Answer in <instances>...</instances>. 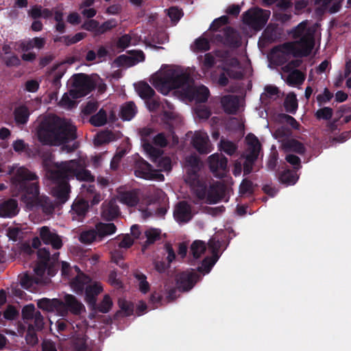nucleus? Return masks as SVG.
Instances as JSON below:
<instances>
[{
	"label": "nucleus",
	"mask_w": 351,
	"mask_h": 351,
	"mask_svg": "<svg viewBox=\"0 0 351 351\" xmlns=\"http://www.w3.org/2000/svg\"><path fill=\"white\" fill-rule=\"evenodd\" d=\"M137 110L133 101L123 104L120 110V117L124 121H130L136 114Z\"/></svg>",
	"instance_id": "nucleus-33"
},
{
	"label": "nucleus",
	"mask_w": 351,
	"mask_h": 351,
	"mask_svg": "<svg viewBox=\"0 0 351 351\" xmlns=\"http://www.w3.org/2000/svg\"><path fill=\"white\" fill-rule=\"evenodd\" d=\"M36 134L39 142L44 145H60L77 138L75 126L58 116L44 119L39 123ZM71 152L76 147L63 145Z\"/></svg>",
	"instance_id": "nucleus-2"
},
{
	"label": "nucleus",
	"mask_w": 351,
	"mask_h": 351,
	"mask_svg": "<svg viewBox=\"0 0 351 351\" xmlns=\"http://www.w3.org/2000/svg\"><path fill=\"white\" fill-rule=\"evenodd\" d=\"M247 144V148L245 153L242 155L245 161L243 162V175L250 174L253 170V166L256 161L261 149V145L258 138L252 133L248 134L245 137Z\"/></svg>",
	"instance_id": "nucleus-6"
},
{
	"label": "nucleus",
	"mask_w": 351,
	"mask_h": 351,
	"mask_svg": "<svg viewBox=\"0 0 351 351\" xmlns=\"http://www.w3.org/2000/svg\"><path fill=\"white\" fill-rule=\"evenodd\" d=\"M306 32L311 31L306 29V23L304 22H302L292 29L291 34L293 38H300L306 34Z\"/></svg>",
	"instance_id": "nucleus-60"
},
{
	"label": "nucleus",
	"mask_w": 351,
	"mask_h": 351,
	"mask_svg": "<svg viewBox=\"0 0 351 351\" xmlns=\"http://www.w3.org/2000/svg\"><path fill=\"white\" fill-rule=\"evenodd\" d=\"M217 261L218 257L217 256H215V258L213 256L204 258L201 265L197 267V271L203 275L208 274Z\"/></svg>",
	"instance_id": "nucleus-37"
},
{
	"label": "nucleus",
	"mask_w": 351,
	"mask_h": 351,
	"mask_svg": "<svg viewBox=\"0 0 351 351\" xmlns=\"http://www.w3.org/2000/svg\"><path fill=\"white\" fill-rule=\"evenodd\" d=\"M95 230L98 240L101 241L103 238L111 235L117 231V227L113 223L99 222L95 225Z\"/></svg>",
	"instance_id": "nucleus-27"
},
{
	"label": "nucleus",
	"mask_w": 351,
	"mask_h": 351,
	"mask_svg": "<svg viewBox=\"0 0 351 351\" xmlns=\"http://www.w3.org/2000/svg\"><path fill=\"white\" fill-rule=\"evenodd\" d=\"M239 193L241 195L250 194L254 193L253 182L248 179H243L239 186Z\"/></svg>",
	"instance_id": "nucleus-55"
},
{
	"label": "nucleus",
	"mask_w": 351,
	"mask_h": 351,
	"mask_svg": "<svg viewBox=\"0 0 351 351\" xmlns=\"http://www.w3.org/2000/svg\"><path fill=\"white\" fill-rule=\"evenodd\" d=\"M117 26V21L114 19H109L101 25L99 24L98 36L105 34Z\"/></svg>",
	"instance_id": "nucleus-52"
},
{
	"label": "nucleus",
	"mask_w": 351,
	"mask_h": 351,
	"mask_svg": "<svg viewBox=\"0 0 351 351\" xmlns=\"http://www.w3.org/2000/svg\"><path fill=\"white\" fill-rule=\"evenodd\" d=\"M95 88L94 82L85 73L74 74L72 77V88L69 95L73 99H79L88 95Z\"/></svg>",
	"instance_id": "nucleus-7"
},
{
	"label": "nucleus",
	"mask_w": 351,
	"mask_h": 351,
	"mask_svg": "<svg viewBox=\"0 0 351 351\" xmlns=\"http://www.w3.org/2000/svg\"><path fill=\"white\" fill-rule=\"evenodd\" d=\"M88 337L84 333H77L70 341L71 348L73 351H86Z\"/></svg>",
	"instance_id": "nucleus-26"
},
{
	"label": "nucleus",
	"mask_w": 351,
	"mask_h": 351,
	"mask_svg": "<svg viewBox=\"0 0 351 351\" xmlns=\"http://www.w3.org/2000/svg\"><path fill=\"white\" fill-rule=\"evenodd\" d=\"M47 268V264L46 263L38 261L34 269V276L38 278L40 285H46L51 281L49 277L45 276Z\"/></svg>",
	"instance_id": "nucleus-32"
},
{
	"label": "nucleus",
	"mask_w": 351,
	"mask_h": 351,
	"mask_svg": "<svg viewBox=\"0 0 351 351\" xmlns=\"http://www.w3.org/2000/svg\"><path fill=\"white\" fill-rule=\"evenodd\" d=\"M71 96L69 93H64L61 99L60 100L58 105L64 108H72L75 105V102L74 100L70 98Z\"/></svg>",
	"instance_id": "nucleus-63"
},
{
	"label": "nucleus",
	"mask_w": 351,
	"mask_h": 351,
	"mask_svg": "<svg viewBox=\"0 0 351 351\" xmlns=\"http://www.w3.org/2000/svg\"><path fill=\"white\" fill-rule=\"evenodd\" d=\"M20 283L22 287L26 289H29L36 285H40L38 278L34 276L29 275L27 274H24L21 278Z\"/></svg>",
	"instance_id": "nucleus-43"
},
{
	"label": "nucleus",
	"mask_w": 351,
	"mask_h": 351,
	"mask_svg": "<svg viewBox=\"0 0 351 351\" xmlns=\"http://www.w3.org/2000/svg\"><path fill=\"white\" fill-rule=\"evenodd\" d=\"M144 149L150 156L152 160L155 162L162 155V152L158 149L154 147L150 143H145L143 145Z\"/></svg>",
	"instance_id": "nucleus-48"
},
{
	"label": "nucleus",
	"mask_w": 351,
	"mask_h": 351,
	"mask_svg": "<svg viewBox=\"0 0 351 351\" xmlns=\"http://www.w3.org/2000/svg\"><path fill=\"white\" fill-rule=\"evenodd\" d=\"M281 53L284 55L292 54L295 58H299L298 47L293 43H285L282 45L275 46L271 49V53Z\"/></svg>",
	"instance_id": "nucleus-29"
},
{
	"label": "nucleus",
	"mask_w": 351,
	"mask_h": 351,
	"mask_svg": "<svg viewBox=\"0 0 351 351\" xmlns=\"http://www.w3.org/2000/svg\"><path fill=\"white\" fill-rule=\"evenodd\" d=\"M97 239V231L93 228L83 230L79 236V241L84 244H90Z\"/></svg>",
	"instance_id": "nucleus-41"
},
{
	"label": "nucleus",
	"mask_w": 351,
	"mask_h": 351,
	"mask_svg": "<svg viewBox=\"0 0 351 351\" xmlns=\"http://www.w3.org/2000/svg\"><path fill=\"white\" fill-rule=\"evenodd\" d=\"M12 190L15 196H21V200L27 208H40L45 214H51L54 205L46 195H40L38 176L25 167L19 168L12 177Z\"/></svg>",
	"instance_id": "nucleus-1"
},
{
	"label": "nucleus",
	"mask_w": 351,
	"mask_h": 351,
	"mask_svg": "<svg viewBox=\"0 0 351 351\" xmlns=\"http://www.w3.org/2000/svg\"><path fill=\"white\" fill-rule=\"evenodd\" d=\"M103 291L101 284L98 282H95L93 284L89 283L86 287L84 291L85 293V300L88 305L91 306H96L97 296Z\"/></svg>",
	"instance_id": "nucleus-21"
},
{
	"label": "nucleus",
	"mask_w": 351,
	"mask_h": 351,
	"mask_svg": "<svg viewBox=\"0 0 351 351\" xmlns=\"http://www.w3.org/2000/svg\"><path fill=\"white\" fill-rule=\"evenodd\" d=\"M99 23L95 19H88L81 25L82 29L93 32L95 36H98Z\"/></svg>",
	"instance_id": "nucleus-51"
},
{
	"label": "nucleus",
	"mask_w": 351,
	"mask_h": 351,
	"mask_svg": "<svg viewBox=\"0 0 351 351\" xmlns=\"http://www.w3.org/2000/svg\"><path fill=\"white\" fill-rule=\"evenodd\" d=\"M37 306L39 308L47 312H56L62 317L66 316L69 312L80 315L85 311L84 304L71 294H66L64 296V300L43 298L38 300Z\"/></svg>",
	"instance_id": "nucleus-3"
},
{
	"label": "nucleus",
	"mask_w": 351,
	"mask_h": 351,
	"mask_svg": "<svg viewBox=\"0 0 351 351\" xmlns=\"http://www.w3.org/2000/svg\"><path fill=\"white\" fill-rule=\"evenodd\" d=\"M221 149L229 156H232L237 149V146L230 141H221Z\"/></svg>",
	"instance_id": "nucleus-54"
},
{
	"label": "nucleus",
	"mask_w": 351,
	"mask_h": 351,
	"mask_svg": "<svg viewBox=\"0 0 351 351\" xmlns=\"http://www.w3.org/2000/svg\"><path fill=\"white\" fill-rule=\"evenodd\" d=\"M119 201L128 206H136L139 202L138 193L135 190L121 192L119 193Z\"/></svg>",
	"instance_id": "nucleus-28"
},
{
	"label": "nucleus",
	"mask_w": 351,
	"mask_h": 351,
	"mask_svg": "<svg viewBox=\"0 0 351 351\" xmlns=\"http://www.w3.org/2000/svg\"><path fill=\"white\" fill-rule=\"evenodd\" d=\"M189 82V75L186 73L171 69L157 77L153 84L163 95H167L171 90L181 88Z\"/></svg>",
	"instance_id": "nucleus-5"
},
{
	"label": "nucleus",
	"mask_w": 351,
	"mask_h": 351,
	"mask_svg": "<svg viewBox=\"0 0 351 351\" xmlns=\"http://www.w3.org/2000/svg\"><path fill=\"white\" fill-rule=\"evenodd\" d=\"M40 238L46 245H51L55 250H59L62 247V241L56 232L51 231L48 226H43L40 228Z\"/></svg>",
	"instance_id": "nucleus-15"
},
{
	"label": "nucleus",
	"mask_w": 351,
	"mask_h": 351,
	"mask_svg": "<svg viewBox=\"0 0 351 351\" xmlns=\"http://www.w3.org/2000/svg\"><path fill=\"white\" fill-rule=\"evenodd\" d=\"M221 103L223 110L227 114H234L239 109V99L237 95H225L221 98Z\"/></svg>",
	"instance_id": "nucleus-24"
},
{
	"label": "nucleus",
	"mask_w": 351,
	"mask_h": 351,
	"mask_svg": "<svg viewBox=\"0 0 351 351\" xmlns=\"http://www.w3.org/2000/svg\"><path fill=\"white\" fill-rule=\"evenodd\" d=\"M298 47V51L299 58L308 56L314 46L315 38L313 33L311 32H306L298 41L295 42Z\"/></svg>",
	"instance_id": "nucleus-14"
},
{
	"label": "nucleus",
	"mask_w": 351,
	"mask_h": 351,
	"mask_svg": "<svg viewBox=\"0 0 351 351\" xmlns=\"http://www.w3.org/2000/svg\"><path fill=\"white\" fill-rule=\"evenodd\" d=\"M119 306L121 310L124 313L125 317H129L133 314L134 304L132 302L125 300H119Z\"/></svg>",
	"instance_id": "nucleus-57"
},
{
	"label": "nucleus",
	"mask_w": 351,
	"mask_h": 351,
	"mask_svg": "<svg viewBox=\"0 0 351 351\" xmlns=\"http://www.w3.org/2000/svg\"><path fill=\"white\" fill-rule=\"evenodd\" d=\"M173 217L178 223H187L192 219L191 206L185 201L179 202L174 210Z\"/></svg>",
	"instance_id": "nucleus-18"
},
{
	"label": "nucleus",
	"mask_w": 351,
	"mask_h": 351,
	"mask_svg": "<svg viewBox=\"0 0 351 351\" xmlns=\"http://www.w3.org/2000/svg\"><path fill=\"white\" fill-rule=\"evenodd\" d=\"M90 123L95 127H101L107 123V113L105 110L101 108L97 113L90 117Z\"/></svg>",
	"instance_id": "nucleus-40"
},
{
	"label": "nucleus",
	"mask_w": 351,
	"mask_h": 351,
	"mask_svg": "<svg viewBox=\"0 0 351 351\" xmlns=\"http://www.w3.org/2000/svg\"><path fill=\"white\" fill-rule=\"evenodd\" d=\"M120 214L119 208L114 199L105 201L101 206V217L107 220L111 221L117 218Z\"/></svg>",
	"instance_id": "nucleus-20"
},
{
	"label": "nucleus",
	"mask_w": 351,
	"mask_h": 351,
	"mask_svg": "<svg viewBox=\"0 0 351 351\" xmlns=\"http://www.w3.org/2000/svg\"><path fill=\"white\" fill-rule=\"evenodd\" d=\"M202 279L201 274L194 269L182 271L176 276V285L179 291H188Z\"/></svg>",
	"instance_id": "nucleus-12"
},
{
	"label": "nucleus",
	"mask_w": 351,
	"mask_h": 351,
	"mask_svg": "<svg viewBox=\"0 0 351 351\" xmlns=\"http://www.w3.org/2000/svg\"><path fill=\"white\" fill-rule=\"evenodd\" d=\"M215 40L224 46L237 49L241 45V37L239 32L231 27H226L220 33L214 36Z\"/></svg>",
	"instance_id": "nucleus-10"
},
{
	"label": "nucleus",
	"mask_w": 351,
	"mask_h": 351,
	"mask_svg": "<svg viewBox=\"0 0 351 351\" xmlns=\"http://www.w3.org/2000/svg\"><path fill=\"white\" fill-rule=\"evenodd\" d=\"M279 117L281 121L289 125L293 129L299 130L300 125L292 116L282 113L280 114Z\"/></svg>",
	"instance_id": "nucleus-59"
},
{
	"label": "nucleus",
	"mask_w": 351,
	"mask_h": 351,
	"mask_svg": "<svg viewBox=\"0 0 351 351\" xmlns=\"http://www.w3.org/2000/svg\"><path fill=\"white\" fill-rule=\"evenodd\" d=\"M270 12L261 8L251 9L243 14V22L256 31L262 29L266 25Z\"/></svg>",
	"instance_id": "nucleus-8"
},
{
	"label": "nucleus",
	"mask_w": 351,
	"mask_h": 351,
	"mask_svg": "<svg viewBox=\"0 0 351 351\" xmlns=\"http://www.w3.org/2000/svg\"><path fill=\"white\" fill-rule=\"evenodd\" d=\"M209 89L204 85L196 87L193 91V98L197 103L206 102L209 97Z\"/></svg>",
	"instance_id": "nucleus-36"
},
{
	"label": "nucleus",
	"mask_w": 351,
	"mask_h": 351,
	"mask_svg": "<svg viewBox=\"0 0 351 351\" xmlns=\"http://www.w3.org/2000/svg\"><path fill=\"white\" fill-rule=\"evenodd\" d=\"M61 170L71 179L75 178L80 181L93 182L95 178L90 171L85 169H80L75 160H69L58 163Z\"/></svg>",
	"instance_id": "nucleus-9"
},
{
	"label": "nucleus",
	"mask_w": 351,
	"mask_h": 351,
	"mask_svg": "<svg viewBox=\"0 0 351 351\" xmlns=\"http://www.w3.org/2000/svg\"><path fill=\"white\" fill-rule=\"evenodd\" d=\"M333 115V110L330 107H323L318 109L315 113V116L318 120H330Z\"/></svg>",
	"instance_id": "nucleus-50"
},
{
	"label": "nucleus",
	"mask_w": 351,
	"mask_h": 351,
	"mask_svg": "<svg viewBox=\"0 0 351 351\" xmlns=\"http://www.w3.org/2000/svg\"><path fill=\"white\" fill-rule=\"evenodd\" d=\"M286 82L289 86H295L301 85L305 80V75L298 69L289 71Z\"/></svg>",
	"instance_id": "nucleus-34"
},
{
	"label": "nucleus",
	"mask_w": 351,
	"mask_h": 351,
	"mask_svg": "<svg viewBox=\"0 0 351 351\" xmlns=\"http://www.w3.org/2000/svg\"><path fill=\"white\" fill-rule=\"evenodd\" d=\"M112 306V301L108 295H105L101 302L95 306H93L98 312L107 313Z\"/></svg>",
	"instance_id": "nucleus-44"
},
{
	"label": "nucleus",
	"mask_w": 351,
	"mask_h": 351,
	"mask_svg": "<svg viewBox=\"0 0 351 351\" xmlns=\"http://www.w3.org/2000/svg\"><path fill=\"white\" fill-rule=\"evenodd\" d=\"M88 209L89 204L87 200L82 198L75 199L70 210L72 219L82 222L88 212Z\"/></svg>",
	"instance_id": "nucleus-16"
},
{
	"label": "nucleus",
	"mask_w": 351,
	"mask_h": 351,
	"mask_svg": "<svg viewBox=\"0 0 351 351\" xmlns=\"http://www.w3.org/2000/svg\"><path fill=\"white\" fill-rule=\"evenodd\" d=\"M138 95L143 99H150L154 95V90L145 82H139L136 87Z\"/></svg>",
	"instance_id": "nucleus-35"
},
{
	"label": "nucleus",
	"mask_w": 351,
	"mask_h": 351,
	"mask_svg": "<svg viewBox=\"0 0 351 351\" xmlns=\"http://www.w3.org/2000/svg\"><path fill=\"white\" fill-rule=\"evenodd\" d=\"M333 97V94L330 92V90L325 88L324 90V93L322 94H319L316 97V99L319 106H322L331 100Z\"/></svg>",
	"instance_id": "nucleus-62"
},
{
	"label": "nucleus",
	"mask_w": 351,
	"mask_h": 351,
	"mask_svg": "<svg viewBox=\"0 0 351 351\" xmlns=\"http://www.w3.org/2000/svg\"><path fill=\"white\" fill-rule=\"evenodd\" d=\"M192 143L194 148L201 154H206L210 152L209 139L206 134L196 133L192 139Z\"/></svg>",
	"instance_id": "nucleus-23"
},
{
	"label": "nucleus",
	"mask_w": 351,
	"mask_h": 351,
	"mask_svg": "<svg viewBox=\"0 0 351 351\" xmlns=\"http://www.w3.org/2000/svg\"><path fill=\"white\" fill-rule=\"evenodd\" d=\"M205 251V243L200 240L193 241L190 247V252L194 258H199Z\"/></svg>",
	"instance_id": "nucleus-42"
},
{
	"label": "nucleus",
	"mask_w": 351,
	"mask_h": 351,
	"mask_svg": "<svg viewBox=\"0 0 351 351\" xmlns=\"http://www.w3.org/2000/svg\"><path fill=\"white\" fill-rule=\"evenodd\" d=\"M228 23V17L227 16H221L215 19L210 26V29L213 31H218L219 27L226 25Z\"/></svg>",
	"instance_id": "nucleus-64"
},
{
	"label": "nucleus",
	"mask_w": 351,
	"mask_h": 351,
	"mask_svg": "<svg viewBox=\"0 0 351 351\" xmlns=\"http://www.w3.org/2000/svg\"><path fill=\"white\" fill-rule=\"evenodd\" d=\"M20 211L18 201L13 198L0 200V217L12 218Z\"/></svg>",
	"instance_id": "nucleus-17"
},
{
	"label": "nucleus",
	"mask_w": 351,
	"mask_h": 351,
	"mask_svg": "<svg viewBox=\"0 0 351 351\" xmlns=\"http://www.w3.org/2000/svg\"><path fill=\"white\" fill-rule=\"evenodd\" d=\"M161 230L158 228H148L144 232L146 241L142 245L143 251H145L149 245L155 243L160 239Z\"/></svg>",
	"instance_id": "nucleus-31"
},
{
	"label": "nucleus",
	"mask_w": 351,
	"mask_h": 351,
	"mask_svg": "<svg viewBox=\"0 0 351 351\" xmlns=\"http://www.w3.org/2000/svg\"><path fill=\"white\" fill-rule=\"evenodd\" d=\"M298 178L299 177L295 171L291 169H287L282 171L279 177L280 181L287 185L295 184Z\"/></svg>",
	"instance_id": "nucleus-39"
},
{
	"label": "nucleus",
	"mask_w": 351,
	"mask_h": 351,
	"mask_svg": "<svg viewBox=\"0 0 351 351\" xmlns=\"http://www.w3.org/2000/svg\"><path fill=\"white\" fill-rule=\"evenodd\" d=\"M281 148L285 152H295L298 154H304L306 151L304 145L294 138L282 140Z\"/></svg>",
	"instance_id": "nucleus-25"
},
{
	"label": "nucleus",
	"mask_w": 351,
	"mask_h": 351,
	"mask_svg": "<svg viewBox=\"0 0 351 351\" xmlns=\"http://www.w3.org/2000/svg\"><path fill=\"white\" fill-rule=\"evenodd\" d=\"M292 135V131L287 126H280L278 128L274 133V136L276 138L278 139L282 142L283 139H289Z\"/></svg>",
	"instance_id": "nucleus-49"
},
{
	"label": "nucleus",
	"mask_w": 351,
	"mask_h": 351,
	"mask_svg": "<svg viewBox=\"0 0 351 351\" xmlns=\"http://www.w3.org/2000/svg\"><path fill=\"white\" fill-rule=\"evenodd\" d=\"M56 326L58 332L60 334L71 332L74 329L73 324L64 318L59 319L56 323Z\"/></svg>",
	"instance_id": "nucleus-47"
},
{
	"label": "nucleus",
	"mask_w": 351,
	"mask_h": 351,
	"mask_svg": "<svg viewBox=\"0 0 351 351\" xmlns=\"http://www.w3.org/2000/svg\"><path fill=\"white\" fill-rule=\"evenodd\" d=\"M155 163L157 164V167L158 168L157 171L158 173L160 171H169L171 170V160L169 157L162 156Z\"/></svg>",
	"instance_id": "nucleus-46"
},
{
	"label": "nucleus",
	"mask_w": 351,
	"mask_h": 351,
	"mask_svg": "<svg viewBox=\"0 0 351 351\" xmlns=\"http://www.w3.org/2000/svg\"><path fill=\"white\" fill-rule=\"evenodd\" d=\"M91 281L92 279L90 276L84 273H81L71 280L70 285L77 294L81 295L84 293L86 287L88 285Z\"/></svg>",
	"instance_id": "nucleus-22"
},
{
	"label": "nucleus",
	"mask_w": 351,
	"mask_h": 351,
	"mask_svg": "<svg viewBox=\"0 0 351 351\" xmlns=\"http://www.w3.org/2000/svg\"><path fill=\"white\" fill-rule=\"evenodd\" d=\"M226 192L225 185L217 182L210 186L208 191L207 200L209 204H216L221 201L224 197Z\"/></svg>",
	"instance_id": "nucleus-19"
},
{
	"label": "nucleus",
	"mask_w": 351,
	"mask_h": 351,
	"mask_svg": "<svg viewBox=\"0 0 351 351\" xmlns=\"http://www.w3.org/2000/svg\"><path fill=\"white\" fill-rule=\"evenodd\" d=\"M86 36V34L84 32H78L73 36H64L62 37L64 43L66 45L69 46L73 44H75L80 40H83Z\"/></svg>",
	"instance_id": "nucleus-56"
},
{
	"label": "nucleus",
	"mask_w": 351,
	"mask_h": 351,
	"mask_svg": "<svg viewBox=\"0 0 351 351\" xmlns=\"http://www.w3.org/2000/svg\"><path fill=\"white\" fill-rule=\"evenodd\" d=\"M47 176L51 182L55 184L52 190L53 195L59 203L64 204L69 198L71 192L70 179L61 170L58 162L47 170Z\"/></svg>",
	"instance_id": "nucleus-4"
},
{
	"label": "nucleus",
	"mask_w": 351,
	"mask_h": 351,
	"mask_svg": "<svg viewBox=\"0 0 351 351\" xmlns=\"http://www.w3.org/2000/svg\"><path fill=\"white\" fill-rule=\"evenodd\" d=\"M134 175L145 180L164 179V176L154 169L152 166L142 158L136 160L134 164Z\"/></svg>",
	"instance_id": "nucleus-11"
},
{
	"label": "nucleus",
	"mask_w": 351,
	"mask_h": 351,
	"mask_svg": "<svg viewBox=\"0 0 351 351\" xmlns=\"http://www.w3.org/2000/svg\"><path fill=\"white\" fill-rule=\"evenodd\" d=\"M195 112L199 119L204 120L208 119L211 114V112L209 108L202 104H199L196 106Z\"/></svg>",
	"instance_id": "nucleus-53"
},
{
	"label": "nucleus",
	"mask_w": 351,
	"mask_h": 351,
	"mask_svg": "<svg viewBox=\"0 0 351 351\" xmlns=\"http://www.w3.org/2000/svg\"><path fill=\"white\" fill-rule=\"evenodd\" d=\"M134 277L138 282L140 291L143 293H147L149 291L150 286L147 281L146 276L141 272L137 271L134 274Z\"/></svg>",
	"instance_id": "nucleus-45"
},
{
	"label": "nucleus",
	"mask_w": 351,
	"mask_h": 351,
	"mask_svg": "<svg viewBox=\"0 0 351 351\" xmlns=\"http://www.w3.org/2000/svg\"><path fill=\"white\" fill-rule=\"evenodd\" d=\"M284 107L287 112L295 114L298 107L296 95L294 93H290L286 97L284 101Z\"/></svg>",
	"instance_id": "nucleus-38"
},
{
	"label": "nucleus",
	"mask_w": 351,
	"mask_h": 351,
	"mask_svg": "<svg viewBox=\"0 0 351 351\" xmlns=\"http://www.w3.org/2000/svg\"><path fill=\"white\" fill-rule=\"evenodd\" d=\"M14 117L16 125H25L29 121L30 115L29 108L25 105L16 107L14 110Z\"/></svg>",
	"instance_id": "nucleus-30"
},
{
	"label": "nucleus",
	"mask_w": 351,
	"mask_h": 351,
	"mask_svg": "<svg viewBox=\"0 0 351 351\" xmlns=\"http://www.w3.org/2000/svg\"><path fill=\"white\" fill-rule=\"evenodd\" d=\"M197 188L195 189L197 197L200 199H204L208 195L207 185L199 180L197 181Z\"/></svg>",
	"instance_id": "nucleus-61"
},
{
	"label": "nucleus",
	"mask_w": 351,
	"mask_h": 351,
	"mask_svg": "<svg viewBox=\"0 0 351 351\" xmlns=\"http://www.w3.org/2000/svg\"><path fill=\"white\" fill-rule=\"evenodd\" d=\"M195 48L198 51H206L210 49L208 40L204 37H199L195 40Z\"/></svg>",
	"instance_id": "nucleus-58"
},
{
	"label": "nucleus",
	"mask_w": 351,
	"mask_h": 351,
	"mask_svg": "<svg viewBox=\"0 0 351 351\" xmlns=\"http://www.w3.org/2000/svg\"><path fill=\"white\" fill-rule=\"evenodd\" d=\"M210 171L216 178H223L228 172V158L221 154L210 155L208 159Z\"/></svg>",
	"instance_id": "nucleus-13"
}]
</instances>
